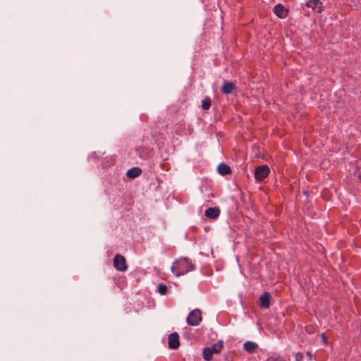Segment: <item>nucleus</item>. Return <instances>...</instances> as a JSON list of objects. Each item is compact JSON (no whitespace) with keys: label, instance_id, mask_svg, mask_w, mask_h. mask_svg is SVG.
I'll use <instances>...</instances> for the list:
<instances>
[{"label":"nucleus","instance_id":"f257e3e1","mask_svg":"<svg viewBox=\"0 0 361 361\" xmlns=\"http://www.w3.org/2000/svg\"><path fill=\"white\" fill-rule=\"evenodd\" d=\"M171 269L176 276H180L190 271H193L195 264L188 257H180L173 263Z\"/></svg>","mask_w":361,"mask_h":361},{"label":"nucleus","instance_id":"f03ea898","mask_svg":"<svg viewBox=\"0 0 361 361\" xmlns=\"http://www.w3.org/2000/svg\"><path fill=\"white\" fill-rule=\"evenodd\" d=\"M202 320V312L199 309H195L190 312L187 317V323L190 326H197Z\"/></svg>","mask_w":361,"mask_h":361},{"label":"nucleus","instance_id":"7ed1b4c3","mask_svg":"<svg viewBox=\"0 0 361 361\" xmlns=\"http://www.w3.org/2000/svg\"><path fill=\"white\" fill-rule=\"evenodd\" d=\"M114 267L120 271H125L128 269L125 257L121 255H116L114 258Z\"/></svg>","mask_w":361,"mask_h":361},{"label":"nucleus","instance_id":"20e7f679","mask_svg":"<svg viewBox=\"0 0 361 361\" xmlns=\"http://www.w3.org/2000/svg\"><path fill=\"white\" fill-rule=\"evenodd\" d=\"M269 173V169L267 165H262L255 169V177L257 180H263Z\"/></svg>","mask_w":361,"mask_h":361},{"label":"nucleus","instance_id":"39448f33","mask_svg":"<svg viewBox=\"0 0 361 361\" xmlns=\"http://www.w3.org/2000/svg\"><path fill=\"white\" fill-rule=\"evenodd\" d=\"M305 5L318 13H322L324 10L322 3L320 0H308L306 1Z\"/></svg>","mask_w":361,"mask_h":361},{"label":"nucleus","instance_id":"423d86ee","mask_svg":"<svg viewBox=\"0 0 361 361\" xmlns=\"http://www.w3.org/2000/svg\"><path fill=\"white\" fill-rule=\"evenodd\" d=\"M169 347L171 349H176L180 345L179 335L173 332L169 336Z\"/></svg>","mask_w":361,"mask_h":361},{"label":"nucleus","instance_id":"0eeeda50","mask_svg":"<svg viewBox=\"0 0 361 361\" xmlns=\"http://www.w3.org/2000/svg\"><path fill=\"white\" fill-rule=\"evenodd\" d=\"M288 11L282 4H279L274 8V13L280 18H285Z\"/></svg>","mask_w":361,"mask_h":361},{"label":"nucleus","instance_id":"6e6552de","mask_svg":"<svg viewBox=\"0 0 361 361\" xmlns=\"http://www.w3.org/2000/svg\"><path fill=\"white\" fill-rule=\"evenodd\" d=\"M270 295L265 292L259 297L260 306L262 308L268 309L270 306Z\"/></svg>","mask_w":361,"mask_h":361},{"label":"nucleus","instance_id":"1a4fd4ad","mask_svg":"<svg viewBox=\"0 0 361 361\" xmlns=\"http://www.w3.org/2000/svg\"><path fill=\"white\" fill-rule=\"evenodd\" d=\"M220 209L219 207H210L205 211V216L209 219H214L219 216Z\"/></svg>","mask_w":361,"mask_h":361},{"label":"nucleus","instance_id":"9d476101","mask_svg":"<svg viewBox=\"0 0 361 361\" xmlns=\"http://www.w3.org/2000/svg\"><path fill=\"white\" fill-rule=\"evenodd\" d=\"M235 89V85L232 82L224 81L221 87V92L224 94H228L232 92Z\"/></svg>","mask_w":361,"mask_h":361},{"label":"nucleus","instance_id":"9b49d317","mask_svg":"<svg viewBox=\"0 0 361 361\" xmlns=\"http://www.w3.org/2000/svg\"><path fill=\"white\" fill-rule=\"evenodd\" d=\"M217 170L219 173L222 176L230 174L231 173L230 166L224 163L219 164L217 167Z\"/></svg>","mask_w":361,"mask_h":361},{"label":"nucleus","instance_id":"f8f14e48","mask_svg":"<svg viewBox=\"0 0 361 361\" xmlns=\"http://www.w3.org/2000/svg\"><path fill=\"white\" fill-rule=\"evenodd\" d=\"M244 349L250 353H252L257 348V344L253 341H246L243 344Z\"/></svg>","mask_w":361,"mask_h":361},{"label":"nucleus","instance_id":"ddd939ff","mask_svg":"<svg viewBox=\"0 0 361 361\" xmlns=\"http://www.w3.org/2000/svg\"><path fill=\"white\" fill-rule=\"evenodd\" d=\"M141 173H142V171L140 168L134 167V168L129 169L127 171V176L129 178H135L139 176L141 174Z\"/></svg>","mask_w":361,"mask_h":361},{"label":"nucleus","instance_id":"4468645a","mask_svg":"<svg viewBox=\"0 0 361 361\" xmlns=\"http://www.w3.org/2000/svg\"><path fill=\"white\" fill-rule=\"evenodd\" d=\"M203 355V358L206 361L212 360V356H213V353H212V350H210L209 347L205 348L203 350V355Z\"/></svg>","mask_w":361,"mask_h":361},{"label":"nucleus","instance_id":"2eb2a0df","mask_svg":"<svg viewBox=\"0 0 361 361\" xmlns=\"http://www.w3.org/2000/svg\"><path fill=\"white\" fill-rule=\"evenodd\" d=\"M222 348H223L222 343L219 342V343H215L214 345H213L212 347L210 348V350H212L213 354L214 353L218 354L221 351Z\"/></svg>","mask_w":361,"mask_h":361},{"label":"nucleus","instance_id":"dca6fc26","mask_svg":"<svg viewBox=\"0 0 361 361\" xmlns=\"http://www.w3.org/2000/svg\"><path fill=\"white\" fill-rule=\"evenodd\" d=\"M211 106V99L209 97H206L204 100H202V107L204 110H208Z\"/></svg>","mask_w":361,"mask_h":361},{"label":"nucleus","instance_id":"f3484780","mask_svg":"<svg viewBox=\"0 0 361 361\" xmlns=\"http://www.w3.org/2000/svg\"><path fill=\"white\" fill-rule=\"evenodd\" d=\"M157 290L161 295H164L167 293L168 288L166 285L159 283L157 286Z\"/></svg>","mask_w":361,"mask_h":361},{"label":"nucleus","instance_id":"a211bd4d","mask_svg":"<svg viewBox=\"0 0 361 361\" xmlns=\"http://www.w3.org/2000/svg\"><path fill=\"white\" fill-rule=\"evenodd\" d=\"M264 361H285V360L281 356H270Z\"/></svg>","mask_w":361,"mask_h":361},{"label":"nucleus","instance_id":"6ab92c4d","mask_svg":"<svg viewBox=\"0 0 361 361\" xmlns=\"http://www.w3.org/2000/svg\"><path fill=\"white\" fill-rule=\"evenodd\" d=\"M295 361H303L304 355L302 353H297L295 355Z\"/></svg>","mask_w":361,"mask_h":361},{"label":"nucleus","instance_id":"aec40b11","mask_svg":"<svg viewBox=\"0 0 361 361\" xmlns=\"http://www.w3.org/2000/svg\"><path fill=\"white\" fill-rule=\"evenodd\" d=\"M306 355H307V356L308 357V361H312V353H311V352H310V351H307V352L306 353Z\"/></svg>","mask_w":361,"mask_h":361},{"label":"nucleus","instance_id":"412c9836","mask_svg":"<svg viewBox=\"0 0 361 361\" xmlns=\"http://www.w3.org/2000/svg\"><path fill=\"white\" fill-rule=\"evenodd\" d=\"M321 337H322V340L324 342V343H327V341H326V338L324 336V334H322L321 335Z\"/></svg>","mask_w":361,"mask_h":361},{"label":"nucleus","instance_id":"4be33fe9","mask_svg":"<svg viewBox=\"0 0 361 361\" xmlns=\"http://www.w3.org/2000/svg\"><path fill=\"white\" fill-rule=\"evenodd\" d=\"M224 361H229V357L228 355H224Z\"/></svg>","mask_w":361,"mask_h":361},{"label":"nucleus","instance_id":"5701e85b","mask_svg":"<svg viewBox=\"0 0 361 361\" xmlns=\"http://www.w3.org/2000/svg\"><path fill=\"white\" fill-rule=\"evenodd\" d=\"M358 178L361 180V173L358 175Z\"/></svg>","mask_w":361,"mask_h":361}]
</instances>
